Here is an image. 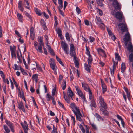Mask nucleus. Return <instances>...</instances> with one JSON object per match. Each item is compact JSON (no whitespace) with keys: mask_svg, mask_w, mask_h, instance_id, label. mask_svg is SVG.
I'll return each mask as SVG.
<instances>
[{"mask_svg":"<svg viewBox=\"0 0 133 133\" xmlns=\"http://www.w3.org/2000/svg\"><path fill=\"white\" fill-rule=\"evenodd\" d=\"M98 100L100 105L99 107L100 110L102 112V114L104 115H108V112L106 110L107 107L103 98L100 96L98 98Z\"/></svg>","mask_w":133,"mask_h":133,"instance_id":"nucleus-1","label":"nucleus"},{"mask_svg":"<svg viewBox=\"0 0 133 133\" xmlns=\"http://www.w3.org/2000/svg\"><path fill=\"white\" fill-rule=\"evenodd\" d=\"M71 107L72 109V110L76 116V119L81 122L82 124H84V123L82 121V118L83 117V116L81 113L79 109L74 104H71Z\"/></svg>","mask_w":133,"mask_h":133,"instance_id":"nucleus-2","label":"nucleus"},{"mask_svg":"<svg viewBox=\"0 0 133 133\" xmlns=\"http://www.w3.org/2000/svg\"><path fill=\"white\" fill-rule=\"evenodd\" d=\"M38 41L39 42V45H38V43L36 41H35L34 43V45L35 48L38 52L43 53L42 46H44V43L43 37L39 36L38 38Z\"/></svg>","mask_w":133,"mask_h":133,"instance_id":"nucleus-3","label":"nucleus"},{"mask_svg":"<svg viewBox=\"0 0 133 133\" xmlns=\"http://www.w3.org/2000/svg\"><path fill=\"white\" fill-rule=\"evenodd\" d=\"M123 40L127 48L128 46L130 43L131 44V45H132L131 42V38L129 32H127L125 34L123 38Z\"/></svg>","mask_w":133,"mask_h":133,"instance_id":"nucleus-4","label":"nucleus"},{"mask_svg":"<svg viewBox=\"0 0 133 133\" xmlns=\"http://www.w3.org/2000/svg\"><path fill=\"white\" fill-rule=\"evenodd\" d=\"M127 50L131 53L129 55V60L130 62H133V46L130 43L128 47H127Z\"/></svg>","mask_w":133,"mask_h":133,"instance_id":"nucleus-5","label":"nucleus"},{"mask_svg":"<svg viewBox=\"0 0 133 133\" xmlns=\"http://www.w3.org/2000/svg\"><path fill=\"white\" fill-rule=\"evenodd\" d=\"M61 46L65 53L68 54L69 53V48L67 43L65 41H62L61 42Z\"/></svg>","mask_w":133,"mask_h":133,"instance_id":"nucleus-6","label":"nucleus"},{"mask_svg":"<svg viewBox=\"0 0 133 133\" xmlns=\"http://www.w3.org/2000/svg\"><path fill=\"white\" fill-rule=\"evenodd\" d=\"M75 88L79 96H80L81 98L83 99L84 101H86L87 102V101H86L85 96L83 95V92L80 90V89L78 87L76 86H75Z\"/></svg>","mask_w":133,"mask_h":133,"instance_id":"nucleus-7","label":"nucleus"},{"mask_svg":"<svg viewBox=\"0 0 133 133\" xmlns=\"http://www.w3.org/2000/svg\"><path fill=\"white\" fill-rule=\"evenodd\" d=\"M21 125L23 129L24 133H28V131L29 130V127L26 121H24V123L22 122Z\"/></svg>","mask_w":133,"mask_h":133,"instance_id":"nucleus-8","label":"nucleus"},{"mask_svg":"<svg viewBox=\"0 0 133 133\" xmlns=\"http://www.w3.org/2000/svg\"><path fill=\"white\" fill-rule=\"evenodd\" d=\"M118 26L123 32H125L127 30V25L125 22L123 23H120L119 24Z\"/></svg>","mask_w":133,"mask_h":133,"instance_id":"nucleus-9","label":"nucleus"},{"mask_svg":"<svg viewBox=\"0 0 133 133\" xmlns=\"http://www.w3.org/2000/svg\"><path fill=\"white\" fill-rule=\"evenodd\" d=\"M50 64L51 68H52L54 74L56 75L57 74V73L56 71V68L57 67L55 66V64L53 60L52 59H51L49 61Z\"/></svg>","mask_w":133,"mask_h":133,"instance_id":"nucleus-10","label":"nucleus"},{"mask_svg":"<svg viewBox=\"0 0 133 133\" xmlns=\"http://www.w3.org/2000/svg\"><path fill=\"white\" fill-rule=\"evenodd\" d=\"M115 58L116 61H115L114 59H113V67H114L116 66V65L117 64L118 61L121 60L120 57L117 53H115Z\"/></svg>","mask_w":133,"mask_h":133,"instance_id":"nucleus-11","label":"nucleus"},{"mask_svg":"<svg viewBox=\"0 0 133 133\" xmlns=\"http://www.w3.org/2000/svg\"><path fill=\"white\" fill-rule=\"evenodd\" d=\"M112 5L116 9L121 10V5H120L117 0L114 1L113 2Z\"/></svg>","mask_w":133,"mask_h":133,"instance_id":"nucleus-12","label":"nucleus"},{"mask_svg":"<svg viewBox=\"0 0 133 133\" xmlns=\"http://www.w3.org/2000/svg\"><path fill=\"white\" fill-rule=\"evenodd\" d=\"M70 54L71 56L75 55V53L74 49V46L72 43H71L70 45Z\"/></svg>","mask_w":133,"mask_h":133,"instance_id":"nucleus-13","label":"nucleus"},{"mask_svg":"<svg viewBox=\"0 0 133 133\" xmlns=\"http://www.w3.org/2000/svg\"><path fill=\"white\" fill-rule=\"evenodd\" d=\"M5 123L9 127L10 129H11V131L13 132H14V130L13 124L10 121H8L7 120H5Z\"/></svg>","mask_w":133,"mask_h":133,"instance_id":"nucleus-14","label":"nucleus"},{"mask_svg":"<svg viewBox=\"0 0 133 133\" xmlns=\"http://www.w3.org/2000/svg\"><path fill=\"white\" fill-rule=\"evenodd\" d=\"M82 87L86 91L88 92L90 91H91V90L88 84L85 83L83 82L82 83Z\"/></svg>","mask_w":133,"mask_h":133,"instance_id":"nucleus-15","label":"nucleus"},{"mask_svg":"<svg viewBox=\"0 0 133 133\" xmlns=\"http://www.w3.org/2000/svg\"><path fill=\"white\" fill-rule=\"evenodd\" d=\"M67 94L68 97H71V99H73L72 97L73 96V93L70 87L68 88Z\"/></svg>","mask_w":133,"mask_h":133,"instance_id":"nucleus-16","label":"nucleus"},{"mask_svg":"<svg viewBox=\"0 0 133 133\" xmlns=\"http://www.w3.org/2000/svg\"><path fill=\"white\" fill-rule=\"evenodd\" d=\"M18 89L19 91V94H18V96H20V97L24 100L25 102H26V101L25 99L24 94L22 90H20L19 88H18Z\"/></svg>","mask_w":133,"mask_h":133,"instance_id":"nucleus-17","label":"nucleus"},{"mask_svg":"<svg viewBox=\"0 0 133 133\" xmlns=\"http://www.w3.org/2000/svg\"><path fill=\"white\" fill-rule=\"evenodd\" d=\"M18 105L19 109L23 112H25V110L23 103L21 102H20L19 103H18Z\"/></svg>","mask_w":133,"mask_h":133,"instance_id":"nucleus-18","label":"nucleus"},{"mask_svg":"<svg viewBox=\"0 0 133 133\" xmlns=\"http://www.w3.org/2000/svg\"><path fill=\"white\" fill-rule=\"evenodd\" d=\"M115 16L116 18L119 19V21H120L122 18V12H117L116 13Z\"/></svg>","mask_w":133,"mask_h":133,"instance_id":"nucleus-19","label":"nucleus"},{"mask_svg":"<svg viewBox=\"0 0 133 133\" xmlns=\"http://www.w3.org/2000/svg\"><path fill=\"white\" fill-rule=\"evenodd\" d=\"M96 19H95V21L96 23L98 25H100V24L103 25V23L100 17L96 16Z\"/></svg>","mask_w":133,"mask_h":133,"instance_id":"nucleus-20","label":"nucleus"},{"mask_svg":"<svg viewBox=\"0 0 133 133\" xmlns=\"http://www.w3.org/2000/svg\"><path fill=\"white\" fill-rule=\"evenodd\" d=\"M40 23L43 27V29L45 30H47V28L44 21V20L41 19L40 21Z\"/></svg>","mask_w":133,"mask_h":133,"instance_id":"nucleus-21","label":"nucleus"},{"mask_svg":"<svg viewBox=\"0 0 133 133\" xmlns=\"http://www.w3.org/2000/svg\"><path fill=\"white\" fill-rule=\"evenodd\" d=\"M38 74H36L33 75L32 79L34 81H35L36 83H37L38 81Z\"/></svg>","mask_w":133,"mask_h":133,"instance_id":"nucleus-22","label":"nucleus"},{"mask_svg":"<svg viewBox=\"0 0 133 133\" xmlns=\"http://www.w3.org/2000/svg\"><path fill=\"white\" fill-rule=\"evenodd\" d=\"M18 7L21 11L23 12L24 10V8L22 6V1H19L18 4Z\"/></svg>","mask_w":133,"mask_h":133,"instance_id":"nucleus-23","label":"nucleus"},{"mask_svg":"<svg viewBox=\"0 0 133 133\" xmlns=\"http://www.w3.org/2000/svg\"><path fill=\"white\" fill-rule=\"evenodd\" d=\"M0 74L2 78L3 79V80L4 82L5 83H6V79L5 78V75L3 73V72L1 70H0Z\"/></svg>","mask_w":133,"mask_h":133,"instance_id":"nucleus-24","label":"nucleus"},{"mask_svg":"<svg viewBox=\"0 0 133 133\" xmlns=\"http://www.w3.org/2000/svg\"><path fill=\"white\" fill-rule=\"evenodd\" d=\"M0 74L2 78L3 79V80L4 82L5 83H6V79L5 78V75L3 73V72L1 70H0Z\"/></svg>","mask_w":133,"mask_h":133,"instance_id":"nucleus-25","label":"nucleus"},{"mask_svg":"<svg viewBox=\"0 0 133 133\" xmlns=\"http://www.w3.org/2000/svg\"><path fill=\"white\" fill-rule=\"evenodd\" d=\"M17 16L19 21L22 23H23V17L22 15L19 13H18L17 14Z\"/></svg>","mask_w":133,"mask_h":133,"instance_id":"nucleus-26","label":"nucleus"},{"mask_svg":"<svg viewBox=\"0 0 133 133\" xmlns=\"http://www.w3.org/2000/svg\"><path fill=\"white\" fill-rule=\"evenodd\" d=\"M24 6L28 9H29L30 8L29 3L28 0H24Z\"/></svg>","mask_w":133,"mask_h":133,"instance_id":"nucleus-27","label":"nucleus"},{"mask_svg":"<svg viewBox=\"0 0 133 133\" xmlns=\"http://www.w3.org/2000/svg\"><path fill=\"white\" fill-rule=\"evenodd\" d=\"M17 58L19 60V63H22V61L21 60V58L22 57V55L21 54V53L20 51V53H19L18 52H17Z\"/></svg>","mask_w":133,"mask_h":133,"instance_id":"nucleus-28","label":"nucleus"},{"mask_svg":"<svg viewBox=\"0 0 133 133\" xmlns=\"http://www.w3.org/2000/svg\"><path fill=\"white\" fill-rule=\"evenodd\" d=\"M88 58V61L89 65H90L92 62L93 59L91 55L89 56Z\"/></svg>","mask_w":133,"mask_h":133,"instance_id":"nucleus-29","label":"nucleus"},{"mask_svg":"<svg viewBox=\"0 0 133 133\" xmlns=\"http://www.w3.org/2000/svg\"><path fill=\"white\" fill-rule=\"evenodd\" d=\"M91 104L90 106L91 107H93L94 108H96L97 106L96 103L94 99H92L90 101Z\"/></svg>","mask_w":133,"mask_h":133,"instance_id":"nucleus-30","label":"nucleus"},{"mask_svg":"<svg viewBox=\"0 0 133 133\" xmlns=\"http://www.w3.org/2000/svg\"><path fill=\"white\" fill-rule=\"evenodd\" d=\"M126 69L125 65V63H122L121 64V72L123 73L125 71Z\"/></svg>","mask_w":133,"mask_h":133,"instance_id":"nucleus-31","label":"nucleus"},{"mask_svg":"<svg viewBox=\"0 0 133 133\" xmlns=\"http://www.w3.org/2000/svg\"><path fill=\"white\" fill-rule=\"evenodd\" d=\"M96 50L98 54L100 55L101 54L104 53L105 51L103 50L101 48H99L96 49Z\"/></svg>","mask_w":133,"mask_h":133,"instance_id":"nucleus-32","label":"nucleus"},{"mask_svg":"<svg viewBox=\"0 0 133 133\" xmlns=\"http://www.w3.org/2000/svg\"><path fill=\"white\" fill-rule=\"evenodd\" d=\"M95 116H96V117L98 121H100L102 120L103 121V119L101 117V116L97 113L95 114Z\"/></svg>","mask_w":133,"mask_h":133,"instance_id":"nucleus-33","label":"nucleus"},{"mask_svg":"<svg viewBox=\"0 0 133 133\" xmlns=\"http://www.w3.org/2000/svg\"><path fill=\"white\" fill-rule=\"evenodd\" d=\"M61 85L62 89L63 90H65L66 87V84L65 80H63V82Z\"/></svg>","mask_w":133,"mask_h":133,"instance_id":"nucleus-34","label":"nucleus"},{"mask_svg":"<svg viewBox=\"0 0 133 133\" xmlns=\"http://www.w3.org/2000/svg\"><path fill=\"white\" fill-rule=\"evenodd\" d=\"M3 128L4 129L5 131V133H9L10 132V130L9 129L8 127L6 125H4Z\"/></svg>","mask_w":133,"mask_h":133,"instance_id":"nucleus-35","label":"nucleus"},{"mask_svg":"<svg viewBox=\"0 0 133 133\" xmlns=\"http://www.w3.org/2000/svg\"><path fill=\"white\" fill-rule=\"evenodd\" d=\"M102 88L103 93L104 94L107 91V86L105 84H103V85H102Z\"/></svg>","mask_w":133,"mask_h":133,"instance_id":"nucleus-36","label":"nucleus"},{"mask_svg":"<svg viewBox=\"0 0 133 133\" xmlns=\"http://www.w3.org/2000/svg\"><path fill=\"white\" fill-rule=\"evenodd\" d=\"M90 66L89 65V66H88V65L86 64H85V70L89 72H90Z\"/></svg>","mask_w":133,"mask_h":133,"instance_id":"nucleus-37","label":"nucleus"},{"mask_svg":"<svg viewBox=\"0 0 133 133\" xmlns=\"http://www.w3.org/2000/svg\"><path fill=\"white\" fill-rule=\"evenodd\" d=\"M65 37L67 40L68 42H70V39L69 34L68 32H67L65 34Z\"/></svg>","mask_w":133,"mask_h":133,"instance_id":"nucleus-38","label":"nucleus"},{"mask_svg":"<svg viewBox=\"0 0 133 133\" xmlns=\"http://www.w3.org/2000/svg\"><path fill=\"white\" fill-rule=\"evenodd\" d=\"M88 92L89 94V99L90 100H91L92 99H93L94 97L92 95V93L91 90V91H90L89 92Z\"/></svg>","mask_w":133,"mask_h":133,"instance_id":"nucleus-39","label":"nucleus"},{"mask_svg":"<svg viewBox=\"0 0 133 133\" xmlns=\"http://www.w3.org/2000/svg\"><path fill=\"white\" fill-rule=\"evenodd\" d=\"M97 3L100 6H102L103 5V2L104 0H96Z\"/></svg>","mask_w":133,"mask_h":133,"instance_id":"nucleus-40","label":"nucleus"},{"mask_svg":"<svg viewBox=\"0 0 133 133\" xmlns=\"http://www.w3.org/2000/svg\"><path fill=\"white\" fill-rule=\"evenodd\" d=\"M35 63L36 65V66L37 68V69L39 70L40 71H42V69L41 67L40 66L39 64L37 63L36 62H35Z\"/></svg>","mask_w":133,"mask_h":133,"instance_id":"nucleus-41","label":"nucleus"},{"mask_svg":"<svg viewBox=\"0 0 133 133\" xmlns=\"http://www.w3.org/2000/svg\"><path fill=\"white\" fill-rule=\"evenodd\" d=\"M86 54L88 56L91 55L90 54V52L87 46H86Z\"/></svg>","mask_w":133,"mask_h":133,"instance_id":"nucleus-42","label":"nucleus"},{"mask_svg":"<svg viewBox=\"0 0 133 133\" xmlns=\"http://www.w3.org/2000/svg\"><path fill=\"white\" fill-rule=\"evenodd\" d=\"M46 98H47V100L48 101H50L51 99H52V97H53V96H51L49 93L47 94L46 95Z\"/></svg>","mask_w":133,"mask_h":133,"instance_id":"nucleus-43","label":"nucleus"},{"mask_svg":"<svg viewBox=\"0 0 133 133\" xmlns=\"http://www.w3.org/2000/svg\"><path fill=\"white\" fill-rule=\"evenodd\" d=\"M52 133H58L57 129L54 125H53V130Z\"/></svg>","mask_w":133,"mask_h":133,"instance_id":"nucleus-44","label":"nucleus"},{"mask_svg":"<svg viewBox=\"0 0 133 133\" xmlns=\"http://www.w3.org/2000/svg\"><path fill=\"white\" fill-rule=\"evenodd\" d=\"M57 32L58 35V36L60 37V36H61L62 35L61 31L60 29L58 28V29L57 30Z\"/></svg>","mask_w":133,"mask_h":133,"instance_id":"nucleus-45","label":"nucleus"},{"mask_svg":"<svg viewBox=\"0 0 133 133\" xmlns=\"http://www.w3.org/2000/svg\"><path fill=\"white\" fill-rule=\"evenodd\" d=\"M96 9L97 12L99 13L101 16H102L103 14V12L102 10L97 8Z\"/></svg>","mask_w":133,"mask_h":133,"instance_id":"nucleus-46","label":"nucleus"},{"mask_svg":"<svg viewBox=\"0 0 133 133\" xmlns=\"http://www.w3.org/2000/svg\"><path fill=\"white\" fill-rule=\"evenodd\" d=\"M89 41L90 42L92 43L95 41V39L93 37L90 36L89 38Z\"/></svg>","mask_w":133,"mask_h":133,"instance_id":"nucleus-47","label":"nucleus"},{"mask_svg":"<svg viewBox=\"0 0 133 133\" xmlns=\"http://www.w3.org/2000/svg\"><path fill=\"white\" fill-rule=\"evenodd\" d=\"M76 10L78 14H79L81 12V10L78 7H77L76 8Z\"/></svg>","mask_w":133,"mask_h":133,"instance_id":"nucleus-48","label":"nucleus"},{"mask_svg":"<svg viewBox=\"0 0 133 133\" xmlns=\"http://www.w3.org/2000/svg\"><path fill=\"white\" fill-rule=\"evenodd\" d=\"M80 128L81 129V130L83 133H84L85 132V129L84 127L82 125L80 124L79 126Z\"/></svg>","mask_w":133,"mask_h":133,"instance_id":"nucleus-49","label":"nucleus"},{"mask_svg":"<svg viewBox=\"0 0 133 133\" xmlns=\"http://www.w3.org/2000/svg\"><path fill=\"white\" fill-rule=\"evenodd\" d=\"M58 4L59 5V7L60 8H62L63 7V2L62 0H58Z\"/></svg>","mask_w":133,"mask_h":133,"instance_id":"nucleus-50","label":"nucleus"},{"mask_svg":"<svg viewBox=\"0 0 133 133\" xmlns=\"http://www.w3.org/2000/svg\"><path fill=\"white\" fill-rule=\"evenodd\" d=\"M56 88H54L52 90V96L54 97V95L55 94L56 92Z\"/></svg>","mask_w":133,"mask_h":133,"instance_id":"nucleus-51","label":"nucleus"},{"mask_svg":"<svg viewBox=\"0 0 133 133\" xmlns=\"http://www.w3.org/2000/svg\"><path fill=\"white\" fill-rule=\"evenodd\" d=\"M10 50L11 53L15 52V48L14 46V47H10Z\"/></svg>","mask_w":133,"mask_h":133,"instance_id":"nucleus-52","label":"nucleus"},{"mask_svg":"<svg viewBox=\"0 0 133 133\" xmlns=\"http://www.w3.org/2000/svg\"><path fill=\"white\" fill-rule=\"evenodd\" d=\"M107 30L109 36H112V32L107 27Z\"/></svg>","mask_w":133,"mask_h":133,"instance_id":"nucleus-53","label":"nucleus"},{"mask_svg":"<svg viewBox=\"0 0 133 133\" xmlns=\"http://www.w3.org/2000/svg\"><path fill=\"white\" fill-rule=\"evenodd\" d=\"M69 97L68 98L67 96H66V97H65V98H64L65 100L68 103H70V101L69 99Z\"/></svg>","mask_w":133,"mask_h":133,"instance_id":"nucleus-54","label":"nucleus"},{"mask_svg":"<svg viewBox=\"0 0 133 133\" xmlns=\"http://www.w3.org/2000/svg\"><path fill=\"white\" fill-rule=\"evenodd\" d=\"M35 63L32 64H31V68L32 70L36 69V68L35 67Z\"/></svg>","mask_w":133,"mask_h":133,"instance_id":"nucleus-55","label":"nucleus"},{"mask_svg":"<svg viewBox=\"0 0 133 133\" xmlns=\"http://www.w3.org/2000/svg\"><path fill=\"white\" fill-rule=\"evenodd\" d=\"M92 127V128L93 129H94V130H96L97 129V127L95 124H91Z\"/></svg>","mask_w":133,"mask_h":133,"instance_id":"nucleus-56","label":"nucleus"},{"mask_svg":"<svg viewBox=\"0 0 133 133\" xmlns=\"http://www.w3.org/2000/svg\"><path fill=\"white\" fill-rule=\"evenodd\" d=\"M42 14L44 15L46 19H48L49 18V16L48 15L46 14L44 12H43Z\"/></svg>","mask_w":133,"mask_h":133,"instance_id":"nucleus-57","label":"nucleus"},{"mask_svg":"<svg viewBox=\"0 0 133 133\" xmlns=\"http://www.w3.org/2000/svg\"><path fill=\"white\" fill-rule=\"evenodd\" d=\"M48 50H49V52L51 54H52L53 55V54L52 53H53V51L52 49L51 48V47H50L49 46L48 47Z\"/></svg>","mask_w":133,"mask_h":133,"instance_id":"nucleus-58","label":"nucleus"},{"mask_svg":"<svg viewBox=\"0 0 133 133\" xmlns=\"http://www.w3.org/2000/svg\"><path fill=\"white\" fill-rule=\"evenodd\" d=\"M101 55L103 57H104V58H106L107 57V55L106 54L105 51L104 52V53H103L101 54L100 55Z\"/></svg>","mask_w":133,"mask_h":133,"instance_id":"nucleus-59","label":"nucleus"},{"mask_svg":"<svg viewBox=\"0 0 133 133\" xmlns=\"http://www.w3.org/2000/svg\"><path fill=\"white\" fill-rule=\"evenodd\" d=\"M71 119L73 121L74 125L75 124V119L74 117L72 115H70Z\"/></svg>","mask_w":133,"mask_h":133,"instance_id":"nucleus-60","label":"nucleus"},{"mask_svg":"<svg viewBox=\"0 0 133 133\" xmlns=\"http://www.w3.org/2000/svg\"><path fill=\"white\" fill-rule=\"evenodd\" d=\"M99 25V26L101 28L103 29H105V25H104V24L103 23V25L102 24H100V25Z\"/></svg>","mask_w":133,"mask_h":133,"instance_id":"nucleus-61","label":"nucleus"},{"mask_svg":"<svg viewBox=\"0 0 133 133\" xmlns=\"http://www.w3.org/2000/svg\"><path fill=\"white\" fill-rule=\"evenodd\" d=\"M54 20L55 21V23L56 25H57L58 24V21L57 18V17L56 16H54Z\"/></svg>","mask_w":133,"mask_h":133,"instance_id":"nucleus-62","label":"nucleus"},{"mask_svg":"<svg viewBox=\"0 0 133 133\" xmlns=\"http://www.w3.org/2000/svg\"><path fill=\"white\" fill-rule=\"evenodd\" d=\"M72 57H74L73 60H74V62H75L78 61V58L76 57L75 55L74 56H72Z\"/></svg>","mask_w":133,"mask_h":133,"instance_id":"nucleus-63","label":"nucleus"},{"mask_svg":"<svg viewBox=\"0 0 133 133\" xmlns=\"http://www.w3.org/2000/svg\"><path fill=\"white\" fill-rule=\"evenodd\" d=\"M30 90L31 92L32 93L34 92L35 91L34 89L32 86H31L30 87Z\"/></svg>","mask_w":133,"mask_h":133,"instance_id":"nucleus-64","label":"nucleus"}]
</instances>
